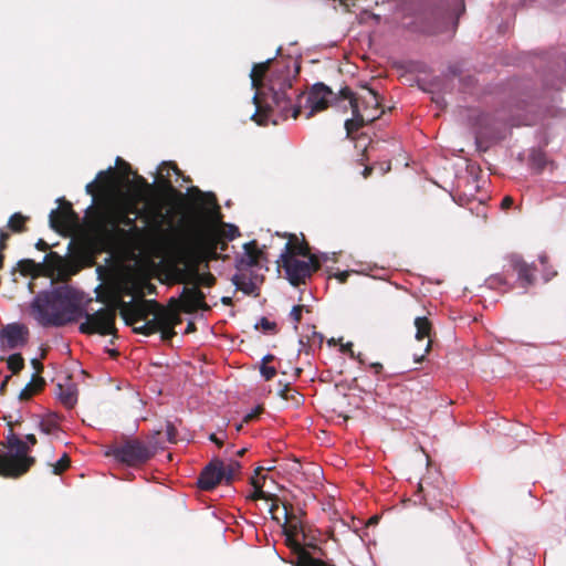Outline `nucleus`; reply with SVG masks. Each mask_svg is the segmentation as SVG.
Listing matches in <instances>:
<instances>
[{
	"label": "nucleus",
	"mask_w": 566,
	"mask_h": 566,
	"mask_svg": "<svg viewBox=\"0 0 566 566\" xmlns=\"http://www.w3.org/2000/svg\"><path fill=\"white\" fill-rule=\"evenodd\" d=\"M298 66L289 61L277 66L269 76L263 96L266 101V108H276L282 116L296 118L302 108L308 109L306 118L312 117L316 112L325 109L329 105L347 111L346 102L352 91L343 87L338 93L324 84L317 82L312 85L311 91L305 94L302 86H296Z\"/></svg>",
	"instance_id": "1"
},
{
	"label": "nucleus",
	"mask_w": 566,
	"mask_h": 566,
	"mask_svg": "<svg viewBox=\"0 0 566 566\" xmlns=\"http://www.w3.org/2000/svg\"><path fill=\"white\" fill-rule=\"evenodd\" d=\"M78 292L67 285L39 291L31 302V311L36 322L43 326L61 327L81 318L80 332L85 334H113L115 314L107 308L88 313L82 306Z\"/></svg>",
	"instance_id": "2"
},
{
	"label": "nucleus",
	"mask_w": 566,
	"mask_h": 566,
	"mask_svg": "<svg viewBox=\"0 0 566 566\" xmlns=\"http://www.w3.org/2000/svg\"><path fill=\"white\" fill-rule=\"evenodd\" d=\"M120 314L126 325L134 326V332L144 335H150L161 332L164 339H170L175 332L174 316L163 308H158L156 302L140 301L136 302L133 297L120 305Z\"/></svg>",
	"instance_id": "3"
},
{
	"label": "nucleus",
	"mask_w": 566,
	"mask_h": 566,
	"mask_svg": "<svg viewBox=\"0 0 566 566\" xmlns=\"http://www.w3.org/2000/svg\"><path fill=\"white\" fill-rule=\"evenodd\" d=\"M29 446L15 434L8 436V450L0 454V475L17 478L25 473L34 459L28 455Z\"/></svg>",
	"instance_id": "4"
},
{
	"label": "nucleus",
	"mask_w": 566,
	"mask_h": 566,
	"mask_svg": "<svg viewBox=\"0 0 566 566\" xmlns=\"http://www.w3.org/2000/svg\"><path fill=\"white\" fill-rule=\"evenodd\" d=\"M551 112L552 109L548 107L545 98L527 96V98L516 103L515 112L510 118V123L512 126L535 125L543 122Z\"/></svg>",
	"instance_id": "5"
},
{
	"label": "nucleus",
	"mask_w": 566,
	"mask_h": 566,
	"mask_svg": "<svg viewBox=\"0 0 566 566\" xmlns=\"http://www.w3.org/2000/svg\"><path fill=\"white\" fill-rule=\"evenodd\" d=\"M276 262H282L289 282L296 286L311 276L312 266L318 268L316 264V255H312L308 261L297 260L291 254V241L284 243Z\"/></svg>",
	"instance_id": "6"
},
{
	"label": "nucleus",
	"mask_w": 566,
	"mask_h": 566,
	"mask_svg": "<svg viewBox=\"0 0 566 566\" xmlns=\"http://www.w3.org/2000/svg\"><path fill=\"white\" fill-rule=\"evenodd\" d=\"M458 28V15L448 10H434L420 22L421 32L450 40Z\"/></svg>",
	"instance_id": "7"
},
{
	"label": "nucleus",
	"mask_w": 566,
	"mask_h": 566,
	"mask_svg": "<svg viewBox=\"0 0 566 566\" xmlns=\"http://www.w3.org/2000/svg\"><path fill=\"white\" fill-rule=\"evenodd\" d=\"M154 452L140 440H128L120 446L112 448L107 455H112L116 461L127 465H136L147 462Z\"/></svg>",
	"instance_id": "8"
},
{
	"label": "nucleus",
	"mask_w": 566,
	"mask_h": 566,
	"mask_svg": "<svg viewBox=\"0 0 566 566\" xmlns=\"http://www.w3.org/2000/svg\"><path fill=\"white\" fill-rule=\"evenodd\" d=\"M346 106L347 109H352L353 114V116L350 118H347L344 123L347 136L359 129L361 126L374 122L382 113V111L380 113H377L378 108L374 107L367 111L361 109L357 97H355L353 93L350 97L347 98Z\"/></svg>",
	"instance_id": "9"
},
{
	"label": "nucleus",
	"mask_w": 566,
	"mask_h": 566,
	"mask_svg": "<svg viewBox=\"0 0 566 566\" xmlns=\"http://www.w3.org/2000/svg\"><path fill=\"white\" fill-rule=\"evenodd\" d=\"M29 339V328L19 322L9 323L0 329V347L14 350L22 348Z\"/></svg>",
	"instance_id": "10"
},
{
	"label": "nucleus",
	"mask_w": 566,
	"mask_h": 566,
	"mask_svg": "<svg viewBox=\"0 0 566 566\" xmlns=\"http://www.w3.org/2000/svg\"><path fill=\"white\" fill-rule=\"evenodd\" d=\"M130 208L128 205H120L117 207H114L105 220V232L109 235L117 232L118 227L120 224L128 227L130 229L136 227V217L132 218L130 213H134V211H129Z\"/></svg>",
	"instance_id": "11"
},
{
	"label": "nucleus",
	"mask_w": 566,
	"mask_h": 566,
	"mask_svg": "<svg viewBox=\"0 0 566 566\" xmlns=\"http://www.w3.org/2000/svg\"><path fill=\"white\" fill-rule=\"evenodd\" d=\"M223 480L222 460L212 459L201 471L197 485L202 491L214 489Z\"/></svg>",
	"instance_id": "12"
},
{
	"label": "nucleus",
	"mask_w": 566,
	"mask_h": 566,
	"mask_svg": "<svg viewBox=\"0 0 566 566\" xmlns=\"http://www.w3.org/2000/svg\"><path fill=\"white\" fill-rule=\"evenodd\" d=\"M527 166L533 174H542L546 168L554 170L555 164L546 157V154L538 148H531L528 153Z\"/></svg>",
	"instance_id": "13"
},
{
	"label": "nucleus",
	"mask_w": 566,
	"mask_h": 566,
	"mask_svg": "<svg viewBox=\"0 0 566 566\" xmlns=\"http://www.w3.org/2000/svg\"><path fill=\"white\" fill-rule=\"evenodd\" d=\"M186 193L192 197L193 201L205 210H210L212 208L219 209L216 197L212 192H202L198 187L191 186L187 188Z\"/></svg>",
	"instance_id": "14"
},
{
	"label": "nucleus",
	"mask_w": 566,
	"mask_h": 566,
	"mask_svg": "<svg viewBox=\"0 0 566 566\" xmlns=\"http://www.w3.org/2000/svg\"><path fill=\"white\" fill-rule=\"evenodd\" d=\"M256 247V241L252 240L243 244V253L235 258V268L240 271L249 268H259L258 256H253L251 248Z\"/></svg>",
	"instance_id": "15"
},
{
	"label": "nucleus",
	"mask_w": 566,
	"mask_h": 566,
	"mask_svg": "<svg viewBox=\"0 0 566 566\" xmlns=\"http://www.w3.org/2000/svg\"><path fill=\"white\" fill-rule=\"evenodd\" d=\"M513 268L517 273V279L523 287H526L534 282L533 268L524 262L521 258H514L512 261Z\"/></svg>",
	"instance_id": "16"
},
{
	"label": "nucleus",
	"mask_w": 566,
	"mask_h": 566,
	"mask_svg": "<svg viewBox=\"0 0 566 566\" xmlns=\"http://www.w3.org/2000/svg\"><path fill=\"white\" fill-rule=\"evenodd\" d=\"M56 396L59 400L67 408H72L76 401V390L73 386H62L57 385Z\"/></svg>",
	"instance_id": "17"
},
{
	"label": "nucleus",
	"mask_w": 566,
	"mask_h": 566,
	"mask_svg": "<svg viewBox=\"0 0 566 566\" xmlns=\"http://www.w3.org/2000/svg\"><path fill=\"white\" fill-rule=\"evenodd\" d=\"M367 94L365 96H360L358 103L360 104L361 109H370V108H379V96L371 87H366Z\"/></svg>",
	"instance_id": "18"
},
{
	"label": "nucleus",
	"mask_w": 566,
	"mask_h": 566,
	"mask_svg": "<svg viewBox=\"0 0 566 566\" xmlns=\"http://www.w3.org/2000/svg\"><path fill=\"white\" fill-rule=\"evenodd\" d=\"M293 563L295 566H326L322 560L313 557L305 549L298 552Z\"/></svg>",
	"instance_id": "19"
},
{
	"label": "nucleus",
	"mask_w": 566,
	"mask_h": 566,
	"mask_svg": "<svg viewBox=\"0 0 566 566\" xmlns=\"http://www.w3.org/2000/svg\"><path fill=\"white\" fill-rule=\"evenodd\" d=\"M274 57L275 56L269 57V59H266L263 62L253 64L250 73H249V76L251 78V86L252 87L256 86V76H261V75H263L268 71L269 65L274 60Z\"/></svg>",
	"instance_id": "20"
},
{
	"label": "nucleus",
	"mask_w": 566,
	"mask_h": 566,
	"mask_svg": "<svg viewBox=\"0 0 566 566\" xmlns=\"http://www.w3.org/2000/svg\"><path fill=\"white\" fill-rule=\"evenodd\" d=\"M532 3H536L553 11H562L564 10L566 0H523V6H531Z\"/></svg>",
	"instance_id": "21"
},
{
	"label": "nucleus",
	"mask_w": 566,
	"mask_h": 566,
	"mask_svg": "<svg viewBox=\"0 0 566 566\" xmlns=\"http://www.w3.org/2000/svg\"><path fill=\"white\" fill-rule=\"evenodd\" d=\"M416 338L418 340L424 339L429 335L430 323L427 317L419 316L415 319Z\"/></svg>",
	"instance_id": "22"
},
{
	"label": "nucleus",
	"mask_w": 566,
	"mask_h": 566,
	"mask_svg": "<svg viewBox=\"0 0 566 566\" xmlns=\"http://www.w3.org/2000/svg\"><path fill=\"white\" fill-rule=\"evenodd\" d=\"M240 468V462L235 460H232L228 465H226L224 462L222 461L223 480H226L227 483L232 482L235 476V472Z\"/></svg>",
	"instance_id": "23"
},
{
	"label": "nucleus",
	"mask_w": 566,
	"mask_h": 566,
	"mask_svg": "<svg viewBox=\"0 0 566 566\" xmlns=\"http://www.w3.org/2000/svg\"><path fill=\"white\" fill-rule=\"evenodd\" d=\"M279 395L284 400H292L295 405L301 402L302 396L289 385H285L282 389L279 390Z\"/></svg>",
	"instance_id": "24"
},
{
	"label": "nucleus",
	"mask_w": 566,
	"mask_h": 566,
	"mask_svg": "<svg viewBox=\"0 0 566 566\" xmlns=\"http://www.w3.org/2000/svg\"><path fill=\"white\" fill-rule=\"evenodd\" d=\"M254 328L259 329L262 328V331L265 334H275L276 333V323L269 321L266 317H261L255 324Z\"/></svg>",
	"instance_id": "25"
},
{
	"label": "nucleus",
	"mask_w": 566,
	"mask_h": 566,
	"mask_svg": "<svg viewBox=\"0 0 566 566\" xmlns=\"http://www.w3.org/2000/svg\"><path fill=\"white\" fill-rule=\"evenodd\" d=\"M24 366L23 358L20 354H12L8 358V367L12 373H18Z\"/></svg>",
	"instance_id": "26"
},
{
	"label": "nucleus",
	"mask_w": 566,
	"mask_h": 566,
	"mask_svg": "<svg viewBox=\"0 0 566 566\" xmlns=\"http://www.w3.org/2000/svg\"><path fill=\"white\" fill-rule=\"evenodd\" d=\"M24 220H25V218L21 213L15 212L10 217V219L8 221V227L11 228V230H13V231H21L22 222Z\"/></svg>",
	"instance_id": "27"
},
{
	"label": "nucleus",
	"mask_w": 566,
	"mask_h": 566,
	"mask_svg": "<svg viewBox=\"0 0 566 566\" xmlns=\"http://www.w3.org/2000/svg\"><path fill=\"white\" fill-rule=\"evenodd\" d=\"M158 172L164 176V174L166 172L167 177H169L171 175V172H174L177 177L181 176V171L177 168V166L170 164V163H166V161H163L158 168Z\"/></svg>",
	"instance_id": "28"
},
{
	"label": "nucleus",
	"mask_w": 566,
	"mask_h": 566,
	"mask_svg": "<svg viewBox=\"0 0 566 566\" xmlns=\"http://www.w3.org/2000/svg\"><path fill=\"white\" fill-rule=\"evenodd\" d=\"M251 484L253 485L254 490L250 497L253 500L264 499L265 493L262 490L263 485L259 482V480L251 478Z\"/></svg>",
	"instance_id": "29"
},
{
	"label": "nucleus",
	"mask_w": 566,
	"mask_h": 566,
	"mask_svg": "<svg viewBox=\"0 0 566 566\" xmlns=\"http://www.w3.org/2000/svg\"><path fill=\"white\" fill-rule=\"evenodd\" d=\"M304 306L303 305H294L290 312V317L294 321V329L297 331L298 326L297 324L300 323L301 321V314H302V311H303Z\"/></svg>",
	"instance_id": "30"
},
{
	"label": "nucleus",
	"mask_w": 566,
	"mask_h": 566,
	"mask_svg": "<svg viewBox=\"0 0 566 566\" xmlns=\"http://www.w3.org/2000/svg\"><path fill=\"white\" fill-rule=\"evenodd\" d=\"M258 99H259V94L255 93L252 97V102L254 104H258ZM259 105H256V109L255 112L251 115V119L255 120L259 125H264L265 124V115L262 114L261 116H259Z\"/></svg>",
	"instance_id": "31"
},
{
	"label": "nucleus",
	"mask_w": 566,
	"mask_h": 566,
	"mask_svg": "<svg viewBox=\"0 0 566 566\" xmlns=\"http://www.w3.org/2000/svg\"><path fill=\"white\" fill-rule=\"evenodd\" d=\"M260 375L265 379L270 380L276 375V369L272 366H268L264 364L260 365Z\"/></svg>",
	"instance_id": "32"
},
{
	"label": "nucleus",
	"mask_w": 566,
	"mask_h": 566,
	"mask_svg": "<svg viewBox=\"0 0 566 566\" xmlns=\"http://www.w3.org/2000/svg\"><path fill=\"white\" fill-rule=\"evenodd\" d=\"M227 232L226 238L228 241H233L235 238L240 235L239 228L233 223H227Z\"/></svg>",
	"instance_id": "33"
},
{
	"label": "nucleus",
	"mask_w": 566,
	"mask_h": 566,
	"mask_svg": "<svg viewBox=\"0 0 566 566\" xmlns=\"http://www.w3.org/2000/svg\"><path fill=\"white\" fill-rule=\"evenodd\" d=\"M32 379L24 386V388L20 391L19 398L20 399H28L32 394L35 392V388L32 384Z\"/></svg>",
	"instance_id": "34"
},
{
	"label": "nucleus",
	"mask_w": 566,
	"mask_h": 566,
	"mask_svg": "<svg viewBox=\"0 0 566 566\" xmlns=\"http://www.w3.org/2000/svg\"><path fill=\"white\" fill-rule=\"evenodd\" d=\"M265 249H266V245H262L261 248L256 249L255 253L253 254V256H258V259H259V268L258 269H262L263 262L264 263L268 262V259L265 255Z\"/></svg>",
	"instance_id": "35"
},
{
	"label": "nucleus",
	"mask_w": 566,
	"mask_h": 566,
	"mask_svg": "<svg viewBox=\"0 0 566 566\" xmlns=\"http://www.w3.org/2000/svg\"><path fill=\"white\" fill-rule=\"evenodd\" d=\"M67 461L66 454H63L60 460L56 461L55 465L53 467V473L60 474L65 469V462Z\"/></svg>",
	"instance_id": "36"
},
{
	"label": "nucleus",
	"mask_w": 566,
	"mask_h": 566,
	"mask_svg": "<svg viewBox=\"0 0 566 566\" xmlns=\"http://www.w3.org/2000/svg\"><path fill=\"white\" fill-rule=\"evenodd\" d=\"M166 436L170 443L176 442V428L171 423H167L166 426Z\"/></svg>",
	"instance_id": "37"
},
{
	"label": "nucleus",
	"mask_w": 566,
	"mask_h": 566,
	"mask_svg": "<svg viewBox=\"0 0 566 566\" xmlns=\"http://www.w3.org/2000/svg\"><path fill=\"white\" fill-rule=\"evenodd\" d=\"M57 213H59V208H56V209H52V210L50 211V214H49V222H50V227H51L52 229H57V222H56V219H55V217H56V214H57Z\"/></svg>",
	"instance_id": "38"
},
{
	"label": "nucleus",
	"mask_w": 566,
	"mask_h": 566,
	"mask_svg": "<svg viewBox=\"0 0 566 566\" xmlns=\"http://www.w3.org/2000/svg\"><path fill=\"white\" fill-rule=\"evenodd\" d=\"M260 411H261V408L260 407H255L254 409H252L250 412H248L244 416L243 420L245 422L253 420L260 413Z\"/></svg>",
	"instance_id": "39"
},
{
	"label": "nucleus",
	"mask_w": 566,
	"mask_h": 566,
	"mask_svg": "<svg viewBox=\"0 0 566 566\" xmlns=\"http://www.w3.org/2000/svg\"><path fill=\"white\" fill-rule=\"evenodd\" d=\"M40 427H41V430L44 432V433H50L51 430L54 428V423H51V422H44V421H41L40 422Z\"/></svg>",
	"instance_id": "40"
},
{
	"label": "nucleus",
	"mask_w": 566,
	"mask_h": 566,
	"mask_svg": "<svg viewBox=\"0 0 566 566\" xmlns=\"http://www.w3.org/2000/svg\"><path fill=\"white\" fill-rule=\"evenodd\" d=\"M35 248L38 250L45 251L49 249V244L43 239H39L35 243Z\"/></svg>",
	"instance_id": "41"
},
{
	"label": "nucleus",
	"mask_w": 566,
	"mask_h": 566,
	"mask_svg": "<svg viewBox=\"0 0 566 566\" xmlns=\"http://www.w3.org/2000/svg\"><path fill=\"white\" fill-rule=\"evenodd\" d=\"M95 185H96V180H92L88 184H86L85 191L87 195H94Z\"/></svg>",
	"instance_id": "42"
},
{
	"label": "nucleus",
	"mask_w": 566,
	"mask_h": 566,
	"mask_svg": "<svg viewBox=\"0 0 566 566\" xmlns=\"http://www.w3.org/2000/svg\"><path fill=\"white\" fill-rule=\"evenodd\" d=\"M112 169H113V167H112V166H108L106 170H101V171L96 175V177H95V179H94V180H96V182H97V181H98V180H101L103 177H105L108 172H111V171H112Z\"/></svg>",
	"instance_id": "43"
},
{
	"label": "nucleus",
	"mask_w": 566,
	"mask_h": 566,
	"mask_svg": "<svg viewBox=\"0 0 566 566\" xmlns=\"http://www.w3.org/2000/svg\"><path fill=\"white\" fill-rule=\"evenodd\" d=\"M512 205H513V199H512L511 197H505V198H503L502 203H501V206H502V208H503V209H507V208H510Z\"/></svg>",
	"instance_id": "44"
},
{
	"label": "nucleus",
	"mask_w": 566,
	"mask_h": 566,
	"mask_svg": "<svg viewBox=\"0 0 566 566\" xmlns=\"http://www.w3.org/2000/svg\"><path fill=\"white\" fill-rule=\"evenodd\" d=\"M24 442H27V444L30 448V447H32V446H34L36 443V438L34 437V434H28L25 437V441Z\"/></svg>",
	"instance_id": "45"
},
{
	"label": "nucleus",
	"mask_w": 566,
	"mask_h": 566,
	"mask_svg": "<svg viewBox=\"0 0 566 566\" xmlns=\"http://www.w3.org/2000/svg\"><path fill=\"white\" fill-rule=\"evenodd\" d=\"M49 258H55L57 261H61V256L56 252H51L50 254H45L42 259V263H45Z\"/></svg>",
	"instance_id": "46"
},
{
	"label": "nucleus",
	"mask_w": 566,
	"mask_h": 566,
	"mask_svg": "<svg viewBox=\"0 0 566 566\" xmlns=\"http://www.w3.org/2000/svg\"><path fill=\"white\" fill-rule=\"evenodd\" d=\"M8 237V233H6L3 230H0V251L3 249L4 240H7Z\"/></svg>",
	"instance_id": "47"
},
{
	"label": "nucleus",
	"mask_w": 566,
	"mask_h": 566,
	"mask_svg": "<svg viewBox=\"0 0 566 566\" xmlns=\"http://www.w3.org/2000/svg\"><path fill=\"white\" fill-rule=\"evenodd\" d=\"M254 290V283L252 281H249V283L242 287V291L247 294L251 293Z\"/></svg>",
	"instance_id": "48"
},
{
	"label": "nucleus",
	"mask_w": 566,
	"mask_h": 566,
	"mask_svg": "<svg viewBox=\"0 0 566 566\" xmlns=\"http://www.w3.org/2000/svg\"><path fill=\"white\" fill-rule=\"evenodd\" d=\"M349 276V271H343V272H339L337 274V279L340 281V282H345L346 279Z\"/></svg>",
	"instance_id": "49"
},
{
	"label": "nucleus",
	"mask_w": 566,
	"mask_h": 566,
	"mask_svg": "<svg viewBox=\"0 0 566 566\" xmlns=\"http://www.w3.org/2000/svg\"><path fill=\"white\" fill-rule=\"evenodd\" d=\"M563 63H564V70L560 73L559 77H560V82L566 83V57L563 59Z\"/></svg>",
	"instance_id": "50"
},
{
	"label": "nucleus",
	"mask_w": 566,
	"mask_h": 566,
	"mask_svg": "<svg viewBox=\"0 0 566 566\" xmlns=\"http://www.w3.org/2000/svg\"><path fill=\"white\" fill-rule=\"evenodd\" d=\"M274 359V355L272 354H266L263 356V358L261 359V364H264L266 365L269 361H272Z\"/></svg>",
	"instance_id": "51"
},
{
	"label": "nucleus",
	"mask_w": 566,
	"mask_h": 566,
	"mask_svg": "<svg viewBox=\"0 0 566 566\" xmlns=\"http://www.w3.org/2000/svg\"><path fill=\"white\" fill-rule=\"evenodd\" d=\"M370 367L374 368L376 373H379L380 369L382 368L380 363H373L370 364Z\"/></svg>",
	"instance_id": "52"
},
{
	"label": "nucleus",
	"mask_w": 566,
	"mask_h": 566,
	"mask_svg": "<svg viewBox=\"0 0 566 566\" xmlns=\"http://www.w3.org/2000/svg\"><path fill=\"white\" fill-rule=\"evenodd\" d=\"M265 468L264 467H258L255 470H254V479L258 480V476L261 475V472L264 470Z\"/></svg>",
	"instance_id": "53"
},
{
	"label": "nucleus",
	"mask_w": 566,
	"mask_h": 566,
	"mask_svg": "<svg viewBox=\"0 0 566 566\" xmlns=\"http://www.w3.org/2000/svg\"><path fill=\"white\" fill-rule=\"evenodd\" d=\"M352 346H353L352 343H347L346 346H345V350L349 352L350 357H355V353L352 350Z\"/></svg>",
	"instance_id": "54"
},
{
	"label": "nucleus",
	"mask_w": 566,
	"mask_h": 566,
	"mask_svg": "<svg viewBox=\"0 0 566 566\" xmlns=\"http://www.w3.org/2000/svg\"><path fill=\"white\" fill-rule=\"evenodd\" d=\"M209 439L217 444H221V440L214 433L210 434Z\"/></svg>",
	"instance_id": "55"
},
{
	"label": "nucleus",
	"mask_w": 566,
	"mask_h": 566,
	"mask_svg": "<svg viewBox=\"0 0 566 566\" xmlns=\"http://www.w3.org/2000/svg\"><path fill=\"white\" fill-rule=\"evenodd\" d=\"M327 260H329L328 253H326V252L321 253V261L326 262Z\"/></svg>",
	"instance_id": "56"
},
{
	"label": "nucleus",
	"mask_w": 566,
	"mask_h": 566,
	"mask_svg": "<svg viewBox=\"0 0 566 566\" xmlns=\"http://www.w3.org/2000/svg\"><path fill=\"white\" fill-rule=\"evenodd\" d=\"M94 203H95V199L93 198L92 201H91V205L85 210L86 214L92 210Z\"/></svg>",
	"instance_id": "57"
},
{
	"label": "nucleus",
	"mask_w": 566,
	"mask_h": 566,
	"mask_svg": "<svg viewBox=\"0 0 566 566\" xmlns=\"http://www.w3.org/2000/svg\"><path fill=\"white\" fill-rule=\"evenodd\" d=\"M313 335L318 338V342H323V335L321 333L313 332Z\"/></svg>",
	"instance_id": "58"
},
{
	"label": "nucleus",
	"mask_w": 566,
	"mask_h": 566,
	"mask_svg": "<svg viewBox=\"0 0 566 566\" xmlns=\"http://www.w3.org/2000/svg\"><path fill=\"white\" fill-rule=\"evenodd\" d=\"M554 275H555V273L545 274L544 275V281L545 282L549 281Z\"/></svg>",
	"instance_id": "59"
},
{
	"label": "nucleus",
	"mask_w": 566,
	"mask_h": 566,
	"mask_svg": "<svg viewBox=\"0 0 566 566\" xmlns=\"http://www.w3.org/2000/svg\"><path fill=\"white\" fill-rule=\"evenodd\" d=\"M297 254H301V255H306V252L304 251L303 248H298L297 251H296Z\"/></svg>",
	"instance_id": "60"
},
{
	"label": "nucleus",
	"mask_w": 566,
	"mask_h": 566,
	"mask_svg": "<svg viewBox=\"0 0 566 566\" xmlns=\"http://www.w3.org/2000/svg\"><path fill=\"white\" fill-rule=\"evenodd\" d=\"M369 172H370V168L366 167V168L364 169V172H363V174H364V176H365V177H367V176L369 175Z\"/></svg>",
	"instance_id": "61"
},
{
	"label": "nucleus",
	"mask_w": 566,
	"mask_h": 566,
	"mask_svg": "<svg viewBox=\"0 0 566 566\" xmlns=\"http://www.w3.org/2000/svg\"><path fill=\"white\" fill-rule=\"evenodd\" d=\"M539 261H541V263H542V264H545V262H546V256L541 255V256H539Z\"/></svg>",
	"instance_id": "62"
},
{
	"label": "nucleus",
	"mask_w": 566,
	"mask_h": 566,
	"mask_svg": "<svg viewBox=\"0 0 566 566\" xmlns=\"http://www.w3.org/2000/svg\"><path fill=\"white\" fill-rule=\"evenodd\" d=\"M273 468H274V467H273V465H271V463H268V467H266L264 470L270 471V470H272Z\"/></svg>",
	"instance_id": "63"
},
{
	"label": "nucleus",
	"mask_w": 566,
	"mask_h": 566,
	"mask_svg": "<svg viewBox=\"0 0 566 566\" xmlns=\"http://www.w3.org/2000/svg\"><path fill=\"white\" fill-rule=\"evenodd\" d=\"M122 163V158L120 157H117L116 158V165H119Z\"/></svg>",
	"instance_id": "64"
}]
</instances>
